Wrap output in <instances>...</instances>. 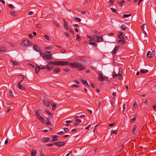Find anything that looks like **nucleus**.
Returning a JSON list of instances; mask_svg holds the SVG:
<instances>
[{"label": "nucleus", "mask_w": 156, "mask_h": 156, "mask_svg": "<svg viewBox=\"0 0 156 156\" xmlns=\"http://www.w3.org/2000/svg\"><path fill=\"white\" fill-rule=\"evenodd\" d=\"M98 73L99 74V75L98 76V79L99 81L102 82L105 80L108 81V79L106 77H103L102 76V73H101L100 71H99V73Z\"/></svg>", "instance_id": "nucleus-1"}, {"label": "nucleus", "mask_w": 156, "mask_h": 156, "mask_svg": "<svg viewBox=\"0 0 156 156\" xmlns=\"http://www.w3.org/2000/svg\"><path fill=\"white\" fill-rule=\"evenodd\" d=\"M22 44L26 47H29L32 44V43L28 40H26L22 42Z\"/></svg>", "instance_id": "nucleus-2"}, {"label": "nucleus", "mask_w": 156, "mask_h": 156, "mask_svg": "<svg viewBox=\"0 0 156 156\" xmlns=\"http://www.w3.org/2000/svg\"><path fill=\"white\" fill-rule=\"evenodd\" d=\"M43 102L44 105L47 107H49L50 105H52L53 101L50 100H43Z\"/></svg>", "instance_id": "nucleus-3"}, {"label": "nucleus", "mask_w": 156, "mask_h": 156, "mask_svg": "<svg viewBox=\"0 0 156 156\" xmlns=\"http://www.w3.org/2000/svg\"><path fill=\"white\" fill-rule=\"evenodd\" d=\"M70 66L72 68H76L80 66V64L78 63H75L74 62L70 63L69 64Z\"/></svg>", "instance_id": "nucleus-4"}, {"label": "nucleus", "mask_w": 156, "mask_h": 156, "mask_svg": "<svg viewBox=\"0 0 156 156\" xmlns=\"http://www.w3.org/2000/svg\"><path fill=\"white\" fill-rule=\"evenodd\" d=\"M52 58V55L51 54L49 55H45L44 57V59L45 60H51Z\"/></svg>", "instance_id": "nucleus-5"}, {"label": "nucleus", "mask_w": 156, "mask_h": 156, "mask_svg": "<svg viewBox=\"0 0 156 156\" xmlns=\"http://www.w3.org/2000/svg\"><path fill=\"white\" fill-rule=\"evenodd\" d=\"M154 51H153L152 52L151 51H149L147 53V56L150 58H153L155 57V54L154 53Z\"/></svg>", "instance_id": "nucleus-6"}, {"label": "nucleus", "mask_w": 156, "mask_h": 156, "mask_svg": "<svg viewBox=\"0 0 156 156\" xmlns=\"http://www.w3.org/2000/svg\"><path fill=\"white\" fill-rule=\"evenodd\" d=\"M118 46H116L112 51V53L113 57H114L115 56L116 52L118 49Z\"/></svg>", "instance_id": "nucleus-7"}, {"label": "nucleus", "mask_w": 156, "mask_h": 156, "mask_svg": "<svg viewBox=\"0 0 156 156\" xmlns=\"http://www.w3.org/2000/svg\"><path fill=\"white\" fill-rule=\"evenodd\" d=\"M54 144L58 146L61 147L65 145L66 143L64 142H58L55 143Z\"/></svg>", "instance_id": "nucleus-8"}, {"label": "nucleus", "mask_w": 156, "mask_h": 156, "mask_svg": "<svg viewBox=\"0 0 156 156\" xmlns=\"http://www.w3.org/2000/svg\"><path fill=\"white\" fill-rule=\"evenodd\" d=\"M23 80V78L22 80L20 81V82H19L17 84V87L20 90H24V87H23L21 85V83L22 81Z\"/></svg>", "instance_id": "nucleus-9"}, {"label": "nucleus", "mask_w": 156, "mask_h": 156, "mask_svg": "<svg viewBox=\"0 0 156 156\" xmlns=\"http://www.w3.org/2000/svg\"><path fill=\"white\" fill-rule=\"evenodd\" d=\"M33 48L36 51L38 52H40L41 49L39 47L37 44H35L33 45Z\"/></svg>", "instance_id": "nucleus-10"}, {"label": "nucleus", "mask_w": 156, "mask_h": 156, "mask_svg": "<svg viewBox=\"0 0 156 156\" xmlns=\"http://www.w3.org/2000/svg\"><path fill=\"white\" fill-rule=\"evenodd\" d=\"M118 42L119 44L122 45L126 43V42L123 39H120V40H118Z\"/></svg>", "instance_id": "nucleus-11"}, {"label": "nucleus", "mask_w": 156, "mask_h": 156, "mask_svg": "<svg viewBox=\"0 0 156 156\" xmlns=\"http://www.w3.org/2000/svg\"><path fill=\"white\" fill-rule=\"evenodd\" d=\"M50 139L49 137L43 138L41 139V141L44 142L46 143L48 142Z\"/></svg>", "instance_id": "nucleus-12"}, {"label": "nucleus", "mask_w": 156, "mask_h": 156, "mask_svg": "<svg viewBox=\"0 0 156 156\" xmlns=\"http://www.w3.org/2000/svg\"><path fill=\"white\" fill-rule=\"evenodd\" d=\"M81 81L82 83L86 87H89V85L87 83V82L86 80H84L83 79H81Z\"/></svg>", "instance_id": "nucleus-13"}, {"label": "nucleus", "mask_w": 156, "mask_h": 156, "mask_svg": "<svg viewBox=\"0 0 156 156\" xmlns=\"http://www.w3.org/2000/svg\"><path fill=\"white\" fill-rule=\"evenodd\" d=\"M63 21L64 22V28L66 29L67 30H68V27L67 22L65 20H63Z\"/></svg>", "instance_id": "nucleus-14"}, {"label": "nucleus", "mask_w": 156, "mask_h": 156, "mask_svg": "<svg viewBox=\"0 0 156 156\" xmlns=\"http://www.w3.org/2000/svg\"><path fill=\"white\" fill-rule=\"evenodd\" d=\"M46 125L48 126H51V123L50 122V119L48 117L47 118V120H46Z\"/></svg>", "instance_id": "nucleus-15"}, {"label": "nucleus", "mask_w": 156, "mask_h": 156, "mask_svg": "<svg viewBox=\"0 0 156 156\" xmlns=\"http://www.w3.org/2000/svg\"><path fill=\"white\" fill-rule=\"evenodd\" d=\"M60 61V65L63 66L65 65H68V62L66 61Z\"/></svg>", "instance_id": "nucleus-16"}, {"label": "nucleus", "mask_w": 156, "mask_h": 156, "mask_svg": "<svg viewBox=\"0 0 156 156\" xmlns=\"http://www.w3.org/2000/svg\"><path fill=\"white\" fill-rule=\"evenodd\" d=\"M40 67L38 65H37L35 67V72L36 74H37L40 69Z\"/></svg>", "instance_id": "nucleus-17"}, {"label": "nucleus", "mask_w": 156, "mask_h": 156, "mask_svg": "<svg viewBox=\"0 0 156 156\" xmlns=\"http://www.w3.org/2000/svg\"><path fill=\"white\" fill-rule=\"evenodd\" d=\"M52 139L51 140L52 141H56L57 140L58 136L57 135H53L52 136Z\"/></svg>", "instance_id": "nucleus-18"}, {"label": "nucleus", "mask_w": 156, "mask_h": 156, "mask_svg": "<svg viewBox=\"0 0 156 156\" xmlns=\"http://www.w3.org/2000/svg\"><path fill=\"white\" fill-rule=\"evenodd\" d=\"M60 71V69L58 67H56L53 69V72L55 73H58Z\"/></svg>", "instance_id": "nucleus-19"}, {"label": "nucleus", "mask_w": 156, "mask_h": 156, "mask_svg": "<svg viewBox=\"0 0 156 156\" xmlns=\"http://www.w3.org/2000/svg\"><path fill=\"white\" fill-rule=\"evenodd\" d=\"M148 72V70L147 69H141L140 71V73L142 74L147 73Z\"/></svg>", "instance_id": "nucleus-20"}, {"label": "nucleus", "mask_w": 156, "mask_h": 156, "mask_svg": "<svg viewBox=\"0 0 156 156\" xmlns=\"http://www.w3.org/2000/svg\"><path fill=\"white\" fill-rule=\"evenodd\" d=\"M76 122L74 124V125L75 126L77 125L79 123H80L81 122V120L78 119H76Z\"/></svg>", "instance_id": "nucleus-21"}, {"label": "nucleus", "mask_w": 156, "mask_h": 156, "mask_svg": "<svg viewBox=\"0 0 156 156\" xmlns=\"http://www.w3.org/2000/svg\"><path fill=\"white\" fill-rule=\"evenodd\" d=\"M123 34V33L122 32H119L118 35V37L119 39H121V37Z\"/></svg>", "instance_id": "nucleus-22"}, {"label": "nucleus", "mask_w": 156, "mask_h": 156, "mask_svg": "<svg viewBox=\"0 0 156 156\" xmlns=\"http://www.w3.org/2000/svg\"><path fill=\"white\" fill-rule=\"evenodd\" d=\"M44 111L47 112L49 115V116L51 118H52V114L49 111L47 110L46 109L44 110Z\"/></svg>", "instance_id": "nucleus-23"}, {"label": "nucleus", "mask_w": 156, "mask_h": 156, "mask_svg": "<svg viewBox=\"0 0 156 156\" xmlns=\"http://www.w3.org/2000/svg\"><path fill=\"white\" fill-rule=\"evenodd\" d=\"M46 67L47 69L48 70H50L52 69L53 67H51V66L49 65H47L46 66Z\"/></svg>", "instance_id": "nucleus-24"}, {"label": "nucleus", "mask_w": 156, "mask_h": 156, "mask_svg": "<svg viewBox=\"0 0 156 156\" xmlns=\"http://www.w3.org/2000/svg\"><path fill=\"white\" fill-rule=\"evenodd\" d=\"M121 29L123 30H125L127 28V27L124 25H122L121 26Z\"/></svg>", "instance_id": "nucleus-25"}, {"label": "nucleus", "mask_w": 156, "mask_h": 156, "mask_svg": "<svg viewBox=\"0 0 156 156\" xmlns=\"http://www.w3.org/2000/svg\"><path fill=\"white\" fill-rule=\"evenodd\" d=\"M37 153V151L36 150H32V152L31 153V155L32 156H36L35 154Z\"/></svg>", "instance_id": "nucleus-26"}, {"label": "nucleus", "mask_w": 156, "mask_h": 156, "mask_svg": "<svg viewBox=\"0 0 156 156\" xmlns=\"http://www.w3.org/2000/svg\"><path fill=\"white\" fill-rule=\"evenodd\" d=\"M76 39L78 41H81V38L80 37L79 35V34L77 35L76 37Z\"/></svg>", "instance_id": "nucleus-27"}, {"label": "nucleus", "mask_w": 156, "mask_h": 156, "mask_svg": "<svg viewBox=\"0 0 156 156\" xmlns=\"http://www.w3.org/2000/svg\"><path fill=\"white\" fill-rule=\"evenodd\" d=\"M89 44L92 45L94 47H96L97 45V44L95 42H90L89 43Z\"/></svg>", "instance_id": "nucleus-28"}, {"label": "nucleus", "mask_w": 156, "mask_h": 156, "mask_svg": "<svg viewBox=\"0 0 156 156\" xmlns=\"http://www.w3.org/2000/svg\"><path fill=\"white\" fill-rule=\"evenodd\" d=\"M11 62L13 65L17 66L18 65V62L16 61H13L12 60H11Z\"/></svg>", "instance_id": "nucleus-29"}, {"label": "nucleus", "mask_w": 156, "mask_h": 156, "mask_svg": "<svg viewBox=\"0 0 156 156\" xmlns=\"http://www.w3.org/2000/svg\"><path fill=\"white\" fill-rule=\"evenodd\" d=\"M53 22L54 24L57 26V27L59 28L60 27V26L58 24V22H57L55 20H54L53 21Z\"/></svg>", "instance_id": "nucleus-30"}, {"label": "nucleus", "mask_w": 156, "mask_h": 156, "mask_svg": "<svg viewBox=\"0 0 156 156\" xmlns=\"http://www.w3.org/2000/svg\"><path fill=\"white\" fill-rule=\"evenodd\" d=\"M52 110H55V108L56 107L57 105L56 104H55L53 102L52 104Z\"/></svg>", "instance_id": "nucleus-31"}, {"label": "nucleus", "mask_w": 156, "mask_h": 156, "mask_svg": "<svg viewBox=\"0 0 156 156\" xmlns=\"http://www.w3.org/2000/svg\"><path fill=\"white\" fill-rule=\"evenodd\" d=\"M6 51V49L5 48L3 47H1L0 48V52H3V51Z\"/></svg>", "instance_id": "nucleus-32"}, {"label": "nucleus", "mask_w": 156, "mask_h": 156, "mask_svg": "<svg viewBox=\"0 0 156 156\" xmlns=\"http://www.w3.org/2000/svg\"><path fill=\"white\" fill-rule=\"evenodd\" d=\"M60 61H58V62H54V64L55 66H58L60 65Z\"/></svg>", "instance_id": "nucleus-33"}, {"label": "nucleus", "mask_w": 156, "mask_h": 156, "mask_svg": "<svg viewBox=\"0 0 156 156\" xmlns=\"http://www.w3.org/2000/svg\"><path fill=\"white\" fill-rule=\"evenodd\" d=\"M102 41H103V39L101 36H100L99 38V39H98V41H97L98 42H102Z\"/></svg>", "instance_id": "nucleus-34"}, {"label": "nucleus", "mask_w": 156, "mask_h": 156, "mask_svg": "<svg viewBox=\"0 0 156 156\" xmlns=\"http://www.w3.org/2000/svg\"><path fill=\"white\" fill-rule=\"evenodd\" d=\"M146 27V24L145 23H144L141 26V28L143 30H144L145 28Z\"/></svg>", "instance_id": "nucleus-35"}, {"label": "nucleus", "mask_w": 156, "mask_h": 156, "mask_svg": "<svg viewBox=\"0 0 156 156\" xmlns=\"http://www.w3.org/2000/svg\"><path fill=\"white\" fill-rule=\"evenodd\" d=\"M131 15V14H123L122 17L123 18H125L130 16Z\"/></svg>", "instance_id": "nucleus-36"}, {"label": "nucleus", "mask_w": 156, "mask_h": 156, "mask_svg": "<svg viewBox=\"0 0 156 156\" xmlns=\"http://www.w3.org/2000/svg\"><path fill=\"white\" fill-rule=\"evenodd\" d=\"M39 120H40L41 122L43 123H45V120L43 118V117L42 116L41 117L40 119H39Z\"/></svg>", "instance_id": "nucleus-37"}, {"label": "nucleus", "mask_w": 156, "mask_h": 156, "mask_svg": "<svg viewBox=\"0 0 156 156\" xmlns=\"http://www.w3.org/2000/svg\"><path fill=\"white\" fill-rule=\"evenodd\" d=\"M44 150H41L40 153V156H44Z\"/></svg>", "instance_id": "nucleus-38"}, {"label": "nucleus", "mask_w": 156, "mask_h": 156, "mask_svg": "<svg viewBox=\"0 0 156 156\" xmlns=\"http://www.w3.org/2000/svg\"><path fill=\"white\" fill-rule=\"evenodd\" d=\"M78 69L80 70H82L84 69V67L80 65V66H79Z\"/></svg>", "instance_id": "nucleus-39"}, {"label": "nucleus", "mask_w": 156, "mask_h": 156, "mask_svg": "<svg viewBox=\"0 0 156 156\" xmlns=\"http://www.w3.org/2000/svg\"><path fill=\"white\" fill-rule=\"evenodd\" d=\"M125 1L123 0L120 1L119 3V5L120 6H122V4L125 2Z\"/></svg>", "instance_id": "nucleus-40"}, {"label": "nucleus", "mask_w": 156, "mask_h": 156, "mask_svg": "<svg viewBox=\"0 0 156 156\" xmlns=\"http://www.w3.org/2000/svg\"><path fill=\"white\" fill-rule=\"evenodd\" d=\"M74 19L77 21H78V22H80L81 21V19L78 17H75L74 18Z\"/></svg>", "instance_id": "nucleus-41"}, {"label": "nucleus", "mask_w": 156, "mask_h": 156, "mask_svg": "<svg viewBox=\"0 0 156 156\" xmlns=\"http://www.w3.org/2000/svg\"><path fill=\"white\" fill-rule=\"evenodd\" d=\"M118 76V75L115 73V72L114 71L113 73V76L114 77H116Z\"/></svg>", "instance_id": "nucleus-42"}, {"label": "nucleus", "mask_w": 156, "mask_h": 156, "mask_svg": "<svg viewBox=\"0 0 156 156\" xmlns=\"http://www.w3.org/2000/svg\"><path fill=\"white\" fill-rule=\"evenodd\" d=\"M9 95L10 96L12 97L13 96V94L12 92L11 91V90H9Z\"/></svg>", "instance_id": "nucleus-43"}, {"label": "nucleus", "mask_w": 156, "mask_h": 156, "mask_svg": "<svg viewBox=\"0 0 156 156\" xmlns=\"http://www.w3.org/2000/svg\"><path fill=\"white\" fill-rule=\"evenodd\" d=\"M137 128V126L136 125H134V127H133V128L132 130V131L133 133H134V132L135 131V130Z\"/></svg>", "instance_id": "nucleus-44"}, {"label": "nucleus", "mask_w": 156, "mask_h": 156, "mask_svg": "<svg viewBox=\"0 0 156 156\" xmlns=\"http://www.w3.org/2000/svg\"><path fill=\"white\" fill-rule=\"evenodd\" d=\"M136 116L135 115L134 116V117L133 118V119H131V122H133V121H135L136 119Z\"/></svg>", "instance_id": "nucleus-45"}, {"label": "nucleus", "mask_w": 156, "mask_h": 156, "mask_svg": "<svg viewBox=\"0 0 156 156\" xmlns=\"http://www.w3.org/2000/svg\"><path fill=\"white\" fill-rule=\"evenodd\" d=\"M8 6L9 8L12 9H13L14 8L13 5L11 4H9L8 5Z\"/></svg>", "instance_id": "nucleus-46"}, {"label": "nucleus", "mask_w": 156, "mask_h": 156, "mask_svg": "<svg viewBox=\"0 0 156 156\" xmlns=\"http://www.w3.org/2000/svg\"><path fill=\"white\" fill-rule=\"evenodd\" d=\"M36 27L38 28H41V25L40 24H37L36 25Z\"/></svg>", "instance_id": "nucleus-47"}, {"label": "nucleus", "mask_w": 156, "mask_h": 156, "mask_svg": "<svg viewBox=\"0 0 156 156\" xmlns=\"http://www.w3.org/2000/svg\"><path fill=\"white\" fill-rule=\"evenodd\" d=\"M10 13L11 15L13 16H16V13L12 11H10Z\"/></svg>", "instance_id": "nucleus-48"}, {"label": "nucleus", "mask_w": 156, "mask_h": 156, "mask_svg": "<svg viewBox=\"0 0 156 156\" xmlns=\"http://www.w3.org/2000/svg\"><path fill=\"white\" fill-rule=\"evenodd\" d=\"M47 63L49 64H54V62H52L51 61H48L47 62Z\"/></svg>", "instance_id": "nucleus-49"}, {"label": "nucleus", "mask_w": 156, "mask_h": 156, "mask_svg": "<svg viewBox=\"0 0 156 156\" xmlns=\"http://www.w3.org/2000/svg\"><path fill=\"white\" fill-rule=\"evenodd\" d=\"M71 87H79V85L73 84L71 85Z\"/></svg>", "instance_id": "nucleus-50"}, {"label": "nucleus", "mask_w": 156, "mask_h": 156, "mask_svg": "<svg viewBox=\"0 0 156 156\" xmlns=\"http://www.w3.org/2000/svg\"><path fill=\"white\" fill-rule=\"evenodd\" d=\"M117 133V131L116 130H112L111 131V133L112 134L113 133H115V134H116Z\"/></svg>", "instance_id": "nucleus-51"}, {"label": "nucleus", "mask_w": 156, "mask_h": 156, "mask_svg": "<svg viewBox=\"0 0 156 156\" xmlns=\"http://www.w3.org/2000/svg\"><path fill=\"white\" fill-rule=\"evenodd\" d=\"M111 9L112 11L114 12L115 13H116V9H115L112 8H111Z\"/></svg>", "instance_id": "nucleus-52"}, {"label": "nucleus", "mask_w": 156, "mask_h": 156, "mask_svg": "<svg viewBox=\"0 0 156 156\" xmlns=\"http://www.w3.org/2000/svg\"><path fill=\"white\" fill-rule=\"evenodd\" d=\"M54 144V143H51V144H47L46 145V146H48V147H50V146H52Z\"/></svg>", "instance_id": "nucleus-53"}, {"label": "nucleus", "mask_w": 156, "mask_h": 156, "mask_svg": "<svg viewBox=\"0 0 156 156\" xmlns=\"http://www.w3.org/2000/svg\"><path fill=\"white\" fill-rule=\"evenodd\" d=\"M72 122V121L71 120H69V121H66V123L68 124H66V126H68L69 125V123H70Z\"/></svg>", "instance_id": "nucleus-54"}, {"label": "nucleus", "mask_w": 156, "mask_h": 156, "mask_svg": "<svg viewBox=\"0 0 156 156\" xmlns=\"http://www.w3.org/2000/svg\"><path fill=\"white\" fill-rule=\"evenodd\" d=\"M44 37L47 40H49V38L48 36L47 35H45L44 36Z\"/></svg>", "instance_id": "nucleus-55"}, {"label": "nucleus", "mask_w": 156, "mask_h": 156, "mask_svg": "<svg viewBox=\"0 0 156 156\" xmlns=\"http://www.w3.org/2000/svg\"><path fill=\"white\" fill-rule=\"evenodd\" d=\"M115 123H111V124H109L108 125V126L110 127H112V126H114L115 125Z\"/></svg>", "instance_id": "nucleus-56"}, {"label": "nucleus", "mask_w": 156, "mask_h": 156, "mask_svg": "<svg viewBox=\"0 0 156 156\" xmlns=\"http://www.w3.org/2000/svg\"><path fill=\"white\" fill-rule=\"evenodd\" d=\"M40 55L41 56H42L43 58H44V56H45V55L43 53L41 52L40 53Z\"/></svg>", "instance_id": "nucleus-57"}, {"label": "nucleus", "mask_w": 156, "mask_h": 156, "mask_svg": "<svg viewBox=\"0 0 156 156\" xmlns=\"http://www.w3.org/2000/svg\"><path fill=\"white\" fill-rule=\"evenodd\" d=\"M45 48L46 50H47V49L51 50L52 49V47L51 46H49V47H45Z\"/></svg>", "instance_id": "nucleus-58"}, {"label": "nucleus", "mask_w": 156, "mask_h": 156, "mask_svg": "<svg viewBox=\"0 0 156 156\" xmlns=\"http://www.w3.org/2000/svg\"><path fill=\"white\" fill-rule=\"evenodd\" d=\"M40 69H44L45 67L44 66H42V65H40Z\"/></svg>", "instance_id": "nucleus-59"}, {"label": "nucleus", "mask_w": 156, "mask_h": 156, "mask_svg": "<svg viewBox=\"0 0 156 156\" xmlns=\"http://www.w3.org/2000/svg\"><path fill=\"white\" fill-rule=\"evenodd\" d=\"M95 40V37H91L90 41H94Z\"/></svg>", "instance_id": "nucleus-60"}, {"label": "nucleus", "mask_w": 156, "mask_h": 156, "mask_svg": "<svg viewBox=\"0 0 156 156\" xmlns=\"http://www.w3.org/2000/svg\"><path fill=\"white\" fill-rule=\"evenodd\" d=\"M126 105L125 104H124L123 105V112L125 111V109L126 108Z\"/></svg>", "instance_id": "nucleus-61"}, {"label": "nucleus", "mask_w": 156, "mask_h": 156, "mask_svg": "<svg viewBox=\"0 0 156 156\" xmlns=\"http://www.w3.org/2000/svg\"><path fill=\"white\" fill-rule=\"evenodd\" d=\"M64 70L66 72H68L69 71V69L68 68H67L64 69Z\"/></svg>", "instance_id": "nucleus-62"}, {"label": "nucleus", "mask_w": 156, "mask_h": 156, "mask_svg": "<svg viewBox=\"0 0 156 156\" xmlns=\"http://www.w3.org/2000/svg\"><path fill=\"white\" fill-rule=\"evenodd\" d=\"M127 38V37H126L125 35L122 36L121 37V39H123L125 40Z\"/></svg>", "instance_id": "nucleus-63"}, {"label": "nucleus", "mask_w": 156, "mask_h": 156, "mask_svg": "<svg viewBox=\"0 0 156 156\" xmlns=\"http://www.w3.org/2000/svg\"><path fill=\"white\" fill-rule=\"evenodd\" d=\"M11 110V109L10 107H9L7 109V110L6 111V112H8L9 111H10Z\"/></svg>", "instance_id": "nucleus-64"}]
</instances>
